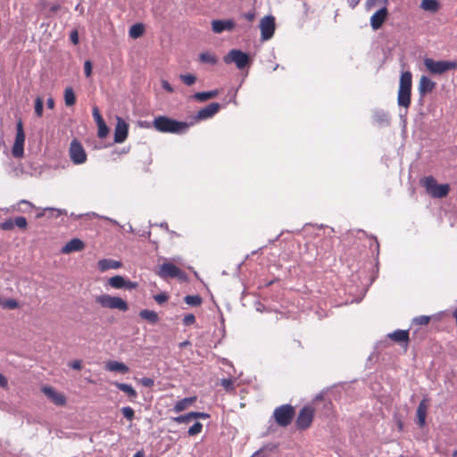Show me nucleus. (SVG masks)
Segmentation results:
<instances>
[{"instance_id":"4be33fe9","label":"nucleus","mask_w":457,"mask_h":457,"mask_svg":"<svg viewBox=\"0 0 457 457\" xmlns=\"http://www.w3.org/2000/svg\"><path fill=\"white\" fill-rule=\"evenodd\" d=\"M390 339L394 340L397 343H404L407 346L410 337H409V330H403V329H397L387 336Z\"/></svg>"},{"instance_id":"79ce46f5","label":"nucleus","mask_w":457,"mask_h":457,"mask_svg":"<svg viewBox=\"0 0 457 457\" xmlns=\"http://www.w3.org/2000/svg\"><path fill=\"white\" fill-rule=\"evenodd\" d=\"M121 412L128 420H132L135 418V411L129 406H125L121 408Z\"/></svg>"},{"instance_id":"58836bf2","label":"nucleus","mask_w":457,"mask_h":457,"mask_svg":"<svg viewBox=\"0 0 457 457\" xmlns=\"http://www.w3.org/2000/svg\"><path fill=\"white\" fill-rule=\"evenodd\" d=\"M172 420L174 422L178 423V424H182V423H188V422H190L191 420H193V418L191 416V413L188 412V413H186V414H183V415L173 417Z\"/></svg>"},{"instance_id":"7ed1b4c3","label":"nucleus","mask_w":457,"mask_h":457,"mask_svg":"<svg viewBox=\"0 0 457 457\" xmlns=\"http://www.w3.org/2000/svg\"><path fill=\"white\" fill-rule=\"evenodd\" d=\"M424 65L431 74L442 75L448 71L457 69V61H435L431 58H425Z\"/></svg>"},{"instance_id":"0eeeda50","label":"nucleus","mask_w":457,"mask_h":457,"mask_svg":"<svg viewBox=\"0 0 457 457\" xmlns=\"http://www.w3.org/2000/svg\"><path fill=\"white\" fill-rule=\"evenodd\" d=\"M295 413V411L292 405L283 404L275 409L273 417L278 425L287 427L292 422Z\"/></svg>"},{"instance_id":"a211bd4d","label":"nucleus","mask_w":457,"mask_h":457,"mask_svg":"<svg viewBox=\"0 0 457 457\" xmlns=\"http://www.w3.org/2000/svg\"><path fill=\"white\" fill-rule=\"evenodd\" d=\"M373 121L380 127H387L391 123V117L388 112L382 109L373 111Z\"/></svg>"},{"instance_id":"cd10ccee","label":"nucleus","mask_w":457,"mask_h":457,"mask_svg":"<svg viewBox=\"0 0 457 457\" xmlns=\"http://www.w3.org/2000/svg\"><path fill=\"white\" fill-rule=\"evenodd\" d=\"M125 278L120 275H115L108 279V285L115 289H121L125 287Z\"/></svg>"},{"instance_id":"2eb2a0df","label":"nucleus","mask_w":457,"mask_h":457,"mask_svg":"<svg viewBox=\"0 0 457 457\" xmlns=\"http://www.w3.org/2000/svg\"><path fill=\"white\" fill-rule=\"evenodd\" d=\"M388 15V11L386 7L384 5L379 8L373 15L370 17V26L374 30H378L386 21Z\"/></svg>"},{"instance_id":"f704fd0d","label":"nucleus","mask_w":457,"mask_h":457,"mask_svg":"<svg viewBox=\"0 0 457 457\" xmlns=\"http://www.w3.org/2000/svg\"><path fill=\"white\" fill-rule=\"evenodd\" d=\"M12 154L15 158H21L24 154V144L14 143L12 148Z\"/></svg>"},{"instance_id":"5fc2aeb1","label":"nucleus","mask_w":457,"mask_h":457,"mask_svg":"<svg viewBox=\"0 0 457 457\" xmlns=\"http://www.w3.org/2000/svg\"><path fill=\"white\" fill-rule=\"evenodd\" d=\"M386 4L387 3V0H367L366 4L369 8L374 6L377 4Z\"/></svg>"},{"instance_id":"603ef678","label":"nucleus","mask_w":457,"mask_h":457,"mask_svg":"<svg viewBox=\"0 0 457 457\" xmlns=\"http://www.w3.org/2000/svg\"><path fill=\"white\" fill-rule=\"evenodd\" d=\"M70 39H71V42L73 44V45H78L79 43V32L77 29H73L71 30V34H70Z\"/></svg>"},{"instance_id":"ddd939ff","label":"nucleus","mask_w":457,"mask_h":457,"mask_svg":"<svg viewBox=\"0 0 457 457\" xmlns=\"http://www.w3.org/2000/svg\"><path fill=\"white\" fill-rule=\"evenodd\" d=\"M436 87V82L432 81L428 77L423 75L421 76L418 87L419 94H420V99L419 103L420 104H423L424 96L428 93H431L433 89Z\"/></svg>"},{"instance_id":"20e7f679","label":"nucleus","mask_w":457,"mask_h":457,"mask_svg":"<svg viewBox=\"0 0 457 457\" xmlns=\"http://www.w3.org/2000/svg\"><path fill=\"white\" fill-rule=\"evenodd\" d=\"M226 64L235 63L238 70H243L252 62L251 56L240 49H232L223 56Z\"/></svg>"},{"instance_id":"c9c22d12","label":"nucleus","mask_w":457,"mask_h":457,"mask_svg":"<svg viewBox=\"0 0 457 457\" xmlns=\"http://www.w3.org/2000/svg\"><path fill=\"white\" fill-rule=\"evenodd\" d=\"M35 113L37 117L43 116V111H44V101L40 96H37L35 99Z\"/></svg>"},{"instance_id":"473e14b6","label":"nucleus","mask_w":457,"mask_h":457,"mask_svg":"<svg viewBox=\"0 0 457 457\" xmlns=\"http://www.w3.org/2000/svg\"><path fill=\"white\" fill-rule=\"evenodd\" d=\"M421 7L425 11L436 12L439 8V4L436 0H422Z\"/></svg>"},{"instance_id":"393cba45","label":"nucleus","mask_w":457,"mask_h":457,"mask_svg":"<svg viewBox=\"0 0 457 457\" xmlns=\"http://www.w3.org/2000/svg\"><path fill=\"white\" fill-rule=\"evenodd\" d=\"M112 385L125 393L130 399H136L137 397V393L131 385L120 382H113Z\"/></svg>"},{"instance_id":"b1692460","label":"nucleus","mask_w":457,"mask_h":457,"mask_svg":"<svg viewBox=\"0 0 457 457\" xmlns=\"http://www.w3.org/2000/svg\"><path fill=\"white\" fill-rule=\"evenodd\" d=\"M196 401V396L185 397L176 403L173 411L179 413L185 411L188 406Z\"/></svg>"},{"instance_id":"7c9ffc66","label":"nucleus","mask_w":457,"mask_h":457,"mask_svg":"<svg viewBox=\"0 0 457 457\" xmlns=\"http://www.w3.org/2000/svg\"><path fill=\"white\" fill-rule=\"evenodd\" d=\"M64 102L67 106H72L76 103V96L71 87H67L64 90Z\"/></svg>"},{"instance_id":"a19ab883","label":"nucleus","mask_w":457,"mask_h":457,"mask_svg":"<svg viewBox=\"0 0 457 457\" xmlns=\"http://www.w3.org/2000/svg\"><path fill=\"white\" fill-rule=\"evenodd\" d=\"M97 128H98V131H97V136L99 138H104L107 137L108 133H109V128L108 126L106 125L105 121L100 123L97 125Z\"/></svg>"},{"instance_id":"3c124183","label":"nucleus","mask_w":457,"mask_h":457,"mask_svg":"<svg viewBox=\"0 0 457 457\" xmlns=\"http://www.w3.org/2000/svg\"><path fill=\"white\" fill-rule=\"evenodd\" d=\"M140 383L145 387H152L154 385V380L151 378L144 377L140 379Z\"/></svg>"},{"instance_id":"6e6d98bb","label":"nucleus","mask_w":457,"mask_h":457,"mask_svg":"<svg viewBox=\"0 0 457 457\" xmlns=\"http://www.w3.org/2000/svg\"><path fill=\"white\" fill-rule=\"evenodd\" d=\"M162 87L165 91L169 93H172L174 91L173 87L167 80H162Z\"/></svg>"},{"instance_id":"2f4dec72","label":"nucleus","mask_w":457,"mask_h":457,"mask_svg":"<svg viewBox=\"0 0 457 457\" xmlns=\"http://www.w3.org/2000/svg\"><path fill=\"white\" fill-rule=\"evenodd\" d=\"M25 133L23 130L22 121L20 120L16 125V136L14 143L24 144Z\"/></svg>"},{"instance_id":"9b49d317","label":"nucleus","mask_w":457,"mask_h":457,"mask_svg":"<svg viewBox=\"0 0 457 457\" xmlns=\"http://www.w3.org/2000/svg\"><path fill=\"white\" fill-rule=\"evenodd\" d=\"M313 417H314L313 409L310 406H303L300 410L298 416L296 418V420H295L296 428L299 429H302V430L308 428L313 420Z\"/></svg>"},{"instance_id":"de8ad7c7","label":"nucleus","mask_w":457,"mask_h":457,"mask_svg":"<svg viewBox=\"0 0 457 457\" xmlns=\"http://www.w3.org/2000/svg\"><path fill=\"white\" fill-rule=\"evenodd\" d=\"M195 322V317L192 313H188V314L185 315V317L183 318V325L184 326H187V327L191 326Z\"/></svg>"},{"instance_id":"39448f33","label":"nucleus","mask_w":457,"mask_h":457,"mask_svg":"<svg viewBox=\"0 0 457 457\" xmlns=\"http://www.w3.org/2000/svg\"><path fill=\"white\" fill-rule=\"evenodd\" d=\"M96 302L99 303L103 308L119 310L121 312H127L129 310L128 303L119 296H112L104 294L97 295L96 297Z\"/></svg>"},{"instance_id":"a878e982","label":"nucleus","mask_w":457,"mask_h":457,"mask_svg":"<svg viewBox=\"0 0 457 457\" xmlns=\"http://www.w3.org/2000/svg\"><path fill=\"white\" fill-rule=\"evenodd\" d=\"M218 93H219V91L217 89L210 90V91L196 92L191 96V98L195 99V101L204 103L209 99L215 97L218 95Z\"/></svg>"},{"instance_id":"052dcab7","label":"nucleus","mask_w":457,"mask_h":457,"mask_svg":"<svg viewBox=\"0 0 457 457\" xmlns=\"http://www.w3.org/2000/svg\"><path fill=\"white\" fill-rule=\"evenodd\" d=\"M5 305H6V307H8L9 309H15V308H17V307H18V303H17L15 300L11 299V300H8V301L6 302V304H5Z\"/></svg>"},{"instance_id":"e2e57ef3","label":"nucleus","mask_w":457,"mask_h":457,"mask_svg":"<svg viewBox=\"0 0 457 457\" xmlns=\"http://www.w3.org/2000/svg\"><path fill=\"white\" fill-rule=\"evenodd\" d=\"M46 106L48 109H54V100L52 97H49L46 100Z\"/></svg>"},{"instance_id":"f03ea898","label":"nucleus","mask_w":457,"mask_h":457,"mask_svg":"<svg viewBox=\"0 0 457 457\" xmlns=\"http://www.w3.org/2000/svg\"><path fill=\"white\" fill-rule=\"evenodd\" d=\"M412 87V75L409 71H403L400 77L397 94V104L401 107L408 108L411 104Z\"/></svg>"},{"instance_id":"bb28decb","label":"nucleus","mask_w":457,"mask_h":457,"mask_svg":"<svg viewBox=\"0 0 457 457\" xmlns=\"http://www.w3.org/2000/svg\"><path fill=\"white\" fill-rule=\"evenodd\" d=\"M139 317L147 320L150 324H156L159 321V316L156 312L144 309L139 312Z\"/></svg>"},{"instance_id":"aec40b11","label":"nucleus","mask_w":457,"mask_h":457,"mask_svg":"<svg viewBox=\"0 0 457 457\" xmlns=\"http://www.w3.org/2000/svg\"><path fill=\"white\" fill-rule=\"evenodd\" d=\"M84 243L79 238H72L62 249V253H71L84 249Z\"/></svg>"},{"instance_id":"c85d7f7f","label":"nucleus","mask_w":457,"mask_h":457,"mask_svg":"<svg viewBox=\"0 0 457 457\" xmlns=\"http://www.w3.org/2000/svg\"><path fill=\"white\" fill-rule=\"evenodd\" d=\"M199 61L203 63L215 65L218 62L217 57L210 52H203L199 54Z\"/></svg>"},{"instance_id":"4468645a","label":"nucleus","mask_w":457,"mask_h":457,"mask_svg":"<svg viewBox=\"0 0 457 457\" xmlns=\"http://www.w3.org/2000/svg\"><path fill=\"white\" fill-rule=\"evenodd\" d=\"M221 105L219 103H211L207 106L200 109L196 115L195 120H204L213 117L220 109Z\"/></svg>"},{"instance_id":"e433bc0d","label":"nucleus","mask_w":457,"mask_h":457,"mask_svg":"<svg viewBox=\"0 0 457 457\" xmlns=\"http://www.w3.org/2000/svg\"><path fill=\"white\" fill-rule=\"evenodd\" d=\"M203 429V424L199 421H195L189 428H188V435L190 436H196L201 433Z\"/></svg>"},{"instance_id":"4c0bfd02","label":"nucleus","mask_w":457,"mask_h":457,"mask_svg":"<svg viewBox=\"0 0 457 457\" xmlns=\"http://www.w3.org/2000/svg\"><path fill=\"white\" fill-rule=\"evenodd\" d=\"M179 79L187 85V86H192L196 81V77L194 74L187 73V74H180Z\"/></svg>"},{"instance_id":"864d4df0","label":"nucleus","mask_w":457,"mask_h":457,"mask_svg":"<svg viewBox=\"0 0 457 457\" xmlns=\"http://www.w3.org/2000/svg\"><path fill=\"white\" fill-rule=\"evenodd\" d=\"M84 72L87 78L92 74V63L90 61H86L84 63Z\"/></svg>"},{"instance_id":"6e6552de","label":"nucleus","mask_w":457,"mask_h":457,"mask_svg":"<svg viewBox=\"0 0 457 457\" xmlns=\"http://www.w3.org/2000/svg\"><path fill=\"white\" fill-rule=\"evenodd\" d=\"M69 155L72 163L80 165L87 161V153L81 143L74 138L70 145Z\"/></svg>"},{"instance_id":"f3484780","label":"nucleus","mask_w":457,"mask_h":457,"mask_svg":"<svg viewBox=\"0 0 457 457\" xmlns=\"http://www.w3.org/2000/svg\"><path fill=\"white\" fill-rule=\"evenodd\" d=\"M236 23L233 20H213L212 21V29L214 33L220 34L223 31H231L234 29Z\"/></svg>"},{"instance_id":"f8f14e48","label":"nucleus","mask_w":457,"mask_h":457,"mask_svg":"<svg viewBox=\"0 0 457 457\" xmlns=\"http://www.w3.org/2000/svg\"><path fill=\"white\" fill-rule=\"evenodd\" d=\"M129 133V125L128 123L120 117L117 118V123L114 129V142L120 144L123 143L127 137Z\"/></svg>"},{"instance_id":"412c9836","label":"nucleus","mask_w":457,"mask_h":457,"mask_svg":"<svg viewBox=\"0 0 457 457\" xmlns=\"http://www.w3.org/2000/svg\"><path fill=\"white\" fill-rule=\"evenodd\" d=\"M122 263L120 261L104 258L98 261L97 268L101 271H105L110 269H119L120 268Z\"/></svg>"},{"instance_id":"bf43d9fd","label":"nucleus","mask_w":457,"mask_h":457,"mask_svg":"<svg viewBox=\"0 0 457 457\" xmlns=\"http://www.w3.org/2000/svg\"><path fill=\"white\" fill-rule=\"evenodd\" d=\"M70 366L75 370H80L82 368V364L79 360H76V361L71 362Z\"/></svg>"},{"instance_id":"dca6fc26","label":"nucleus","mask_w":457,"mask_h":457,"mask_svg":"<svg viewBox=\"0 0 457 457\" xmlns=\"http://www.w3.org/2000/svg\"><path fill=\"white\" fill-rule=\"evenodd\" d=\"M42 392L57 406H63L66 403V398L63 395L58 393L54 388L49 386H44Z\"/></svg>"},{"instance_id":"72a5a7b5","label":"nucleus","mask_w":457,"mask_h":457,"mask_svg":"<svg viewBox=\"0 0 457 457\" xmlns=\"http://www.w3.org/2000/svg\"><path fill=\"white\" fill-rule=\"evenodd\" d=\"M184 301L190 306H199L202 303V297L198 295H186Z\"/></svg>"},{"instance_id":"6ab92c4d","label":"nucleus","mask_w":457,"mask_h":457,"mask_svg":"<svg viewBox=\"0 0 457 457\" xmlns=\"http://www.w3.org/2000/svg\"><path fill=\"white\" fill-rule=\"evenodd\" d=\"M428 399L424 398L420 401L417 408V423L420 428L426 425L427 411H428Z\"/></svg>"},{"instance_id":"37998d69","label":"nucleus","mask_w":457,"mask_h":457,"mask_svg":"<svg viewBox=\"0 0 457 457\" xmlns=\"http://www.w3.org/2000/svg\"><path fill=\"white\" fill-rule=\"evenodd\" d=\"M429 320H430L429 316L420 315V316L415 317L412 320V323L416 324V325L423 326V325H427L429 322Z\"/></svg>"},{"instance_id":"774afa93","label":"nucleus","mask_w":457,"mask_h":457,"mask_svg":"<svg viewBox=\"0 0 457 457\" xmlns=\"http://www.w3.org/2000/svg\"><path fill=\"white\" fill-rule=\"evenodd\" d=\"M133 457H145V453L143 451H137Z\"/></svg>"},{"instance_id":"680f3d73","label":"nucleus","mask_w":457,"mask_h":457,"mask_svg":"<svg viewBox=\"0 0 457 457\" xmlns=\"http://www.w3.org/2000/svg\"><path fill=\"white\" fill-rule=\"evenodd\" d=\"M8 385L7 378L0 373V387L5 388Z\"/></svg>"},{"instance_id":"5701e85b","label":"nucleus","mask_w":457,"mask_h":457,"mask_svg":"<svg viewBox=\"0 0 457 457\" xmlns=\"http://www.w3.org/2000/svg\"><path fill=\"white\" fill-rule=\"evenodd\" d=\"M105 369L109 371L126 374L129 371V368L123 362L117 361H110L106 363Z\"/></svg>"},{"instance_id":"09e8293b","label":"nucleus","mask_w":457,"mask_h":457,"mask_svg":"<svg viewBox=\"0 0 457 457\" xmlns=\"http://www.w3.org/2000/svg\"><path fill=\"white\" fill-rule=\"evenodd\" d=\"M220 385L227 390V391H229V390H233L234 389V386H233V381L232 379L230 378H222L221 379V382H220Z\"/></svg>"},{"instance_id":"338daca9","label":"nucleus","mask_w":457,"mask_h":457,"mask_svg":"<svg viewBox=\"0 0 457 457\" xmlns=\"http://www.w3.org/2000/svg\"><path fill=\"white\" fill-rule=\"evenodd\" d=\"M188 345H190V342L186 340V341H183V342L179 343V348H184V347H186Z\"/></svg>"},{"instance_id":"1a4fd4ad","label":"nucleus","mask_w":457,"mask_h":457,"mask_svg":"<svg viewBox=\"0 0 457 457\" xmlns=\"http://www.w3.org/2000/svg\"><path fill=\"white\" fill-rule=\"evenodd\" d=\"M157 274L158 276L163 278H178L181 280H186L187 278L186 273L182 271L179 267L170 262H164L162 265H160Z\"/></svg>"},{"instance_id":"69168bd1","label":"nucleus","mask_w":457,"mask_h":457,"mask_svg":"<svg viewBox=\"0 0 457 457\" xmlns=\"http://www.w3.org/2000/svg\"><path fill=\"white\" fill-rule=\"evenodd\" d=\"M45 211H48V212H56V217H58L59 215L62 214V211L59 210V209H54V208H46Z\"/></svg>"},{"instance_id":"0e129e2a","label":"nucleus","mask_w":457,"mask_h":457,"mask_svg":"<svg viewBox=\"0 0 457 457\" xmlns=\"http://www.w3.org/2000/svg\"><path fill=\"white\" fill-rule=\"evenodd\" d=\"M323 399H324V392H320V394H318L315 396L314 402L322 401Z\"/></svg>"},{"instance_id":"9d476101","label":"nucleus","mask_w":457,"mask_h":457,"mask_svg":"<svg viewBox=\"0 0 457 457\" xmlns=\"http://www.w3.org/2000/svg\"><path fill=\"white\" fill-rule=\"evenodd\" d=\"M260 29L262 40L270 39L276 29L275 18L272 15L264 16L260 21Z\"/></svg>"},{"instance_id":"f257e3e1","label":"nucleus","mask_w":457,"mask_h":457,"mask_svg":"<svg viewBox=\"0 0 457 457\" xmlns=\"http://www.w3.org/2000/svg\"><path fill=\"white\" fill-rule=\"evenodd\" d=\"M194 122L179 121L165 115H159L153 120V127L159 132L183 135Z\"/></svg>"},{"instance_id":"49530a36","label":"nucleus","mask_w":457,"mask_h":457,"mask_svg":"<svg viewBox=\"0 0 457 457\" xmlns=\"http://www.w3.org/2000/svg\"><path fill=\"white\" fill-rule=\"evenodd\" d=\"M168 298H169V295L165 292H162L154 296V299L159 304L164 303L168 300Z\"/></svg>"},{"instance_id":"c03bdc74","label":"nucleus","mask_w":457,"mask_h":457,"mask_svg":"<svg viewBox=\"0 0 457 457\" xmlns=\"http://www.w3.org/2000/svg\"><path fill=\"white\" fill-rule=\"evenodd\" d=\"M13 228H14V224H13V219H12V218H9V219L5 220L4 222L0 223V229H2V230L8 231V230H12Z\"/></svg>"},{"instance_id":"4d7b16f0","label":"nucleus","mask_w":457,"mask_h":457,"mask_svg":"<svg viewBox=\"0 0 457 457\" xmlns=\"http://www.w3.org/2000/svg\"><path fill=\"white\" fill-rule=\"evenodd\" d=\"M137 286L138 285L137 282H133V281L125 279V287H123V288L131 290V289L137 288Z\"/></svg>"},{"instance_id":"8fccbe9b","label":"nucleus","mask_w":457,"mask_h":457,"mask_svg":"<svg viewBox=\"0 0 457 457\" xmlns=\"http://www.w3.org/2000/svg\"><path fill=\"white\" fill-rule=\"evenodd\" d=\"M190 413H191V416H192L193 420H195V419H203V420H205V419L210 418V414H209V413H206V412H201V411H190Z\"/></svg>"},{"instance_id":"13d9d810","label":"nucleus","mask_w":457,"mask_h":457,"mask_svg":"<svg viewBox=\"0 0 457 457\" xmlns=\"http://www.w3.org/2000/svg\"><path fill=\"white\" fill-rule=\"evenodd\" d=\"M243 17L245 20H247L248 21H253L255 19V12L254 11H250V12H245L243 14Z\"/></svg>"},{"instance_id":"ea45409f","label":"nucleus","mask_w":457,"mask_h":457,"mask_svg":"<svg viewBox=\"0 0 457 457\" xmlns=\"http://www.w3.org/2000/svg\"><path fill=\"white\" fill-rule=\"evenodd\" d=\"M14 227L16 226L20 229H26L28 227V221L25 217L18 216L13 219Z\"/></svg>"},{"instance_id":"c756f323","label":"nucleus","mask_w":457,"mask_h":457,"mask_svg":"<svg viewBox=\"0 0 457 457\" xmlns=\"http://www.w3.org/2000/svg\"><path fill=\"white\" fill-rule=\"evenodd\" d=\"M145 32V27L142 23L133 24L129 29V37L132 38L140 37Z\"/></svg>"},{"instance_id":"423d86ee","label":"nucleus","mask_w":457,"mask_h":457,"mask_svg":"<svg viewBox=\"0 0 457 457\" xmlns=\"http://www.w3.org/2000/svg\"><path fill=\"white\" fill-rule=\"evenodd\" d=\"M424 187L427 192L434 198L445 197L450 191V186L448 184L439 185L431 176L425 178Z\"/></svg>"},{"instance_id":"a18cd8bd","label":"nucleus","mask_w":457,"mask_h":457,"mask_svg":"<svg viewBox=\"0 0 457 457\" xmlns=\"http://www.w3.org/2000/svg\"><path fill=\"white\" fill-rule=\"evenodd\" d=\"M92 114H93V117H94V120H95L96 125L104 121V120L103 119V117L100 113L99 109L96 106H95L93 108Z\"/></svg>"}]
</instances>
